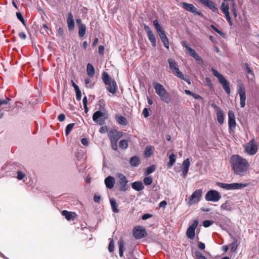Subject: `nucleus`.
I'll return each instance as SVG.
<instances>
[{
  "label": "nucleus",
  "mask_w": 259,
  "mask_h": 259,
  "mask_svg": "<svg viewBox=\"0 0 259 259\" xmlns=\"http://www.w3.org/2000/svg\"><path fill=\"white\" fill-rule=\"evenodd\" d=\"M229 163L234 175L240 177L245 176L249 166V162L246 159L237 154L231 156Z\"/></svg>",
  "instance_id": "1"
},
{
  "label": "nucleus",
  "mask_w": 259,
  "mask_h": 259,
  "mask_svg": "<svg viewBox=\"0 0 259 259\" xmlns=\"http://www.w3.org/2000/svg\"><path fill=\"white\" fill-rule=\"evenodd\" d=\"M109 114L105 107L100 105L99 110L95 111L92 116L93 120L99 125L105 124V121L108 118Z\"/></svg>",
  "instance_id": "2"
},
{
  "label": "nucleus",
  "mask_w": 259,
  "mask_h": 259,
  "mask_svg": "<svg viewBox=\"0 0 259 259\" xmlns=\"http://www.w3.org/2000/svg\"><path fill=\"white\" fill-rule=\"evenodd\" d=\"M216 185L220 188L226 190H240L248 185L247 183H224L221 182H216Z\"/></svg>",
  "instance_id": "3"
},
{
  "label": "nucleus",
  "mask_w": 259,
  "mask_h": 259,
  "mask_svg": "<svg viewBox=\"0 0 259 259\" xmlns=\"http://www.w3.org/2000/svg\"><path fill=\"white\" fill-rule=\"evenodd\" d=\"M117 186L119 191L125 192L128 189V181L125 175L121 173L117 174Z\"/></svg>",
  "instance_id": "4"
},
{
  "label": "nucleus",
  "mask_w": 259,
  "mask_h": 259,
  "mask_svg": "<svg viewBox=\"0 0 259 259\" xmlns=\"http://www.w3.org/2000/svg\"><path fill=\"white\" fill-rule=\"evenodd\" d=\"M221 193L215 190L210 189L208 190L205 195V199L207 201L217 202L221 199Z\"/></svg>",
  "instance_id": "5"
},
{
  "label": "nucleus",
  "mask_w": 259,
  "mask_h": 259,
  "mask_svg": "<svg viewBox=\"0 0 259 259\" xmlns=\"http://www.w3.org/2000/svg\"><path fill=\"white\" fill-rule=\"evenodd\" d=\"M237 93L240 96V104L241 108H244L245 106V101L246 99L245 88L244 83L240 80L237 84Z\"/></svg>",
  "instance_id": "6"
},
{
  "label": "nucleus",
  "mask_w": 259,
  "mask_h": 259,
  "mask_svg": "<svg viewBox=\"0 0 259 259\" xmlns=\"http://www.w3.org/2000/svg\"><path fill=\"white\" fill-rule=\"evenodd\" d=\"M133 235L135 239H140L147 237L148 233L144 227L137 226L133 230Z\"/></svg>",
  "instance_id": "7"
},
{
  "label": "nucleus",
  "mask_w": 259,
  "mask_h": 259,
  "mask_svg": "<svg viewBox=\"0 0 259 259\" xmlns=\"http://www.w3.org/2000/svg\"><path fill=\"white\" fill-rule=\"evenodd\" d=\"M181 6L185 10L191 12L194 15L199 16L200 17H203V14L200 10H197L194 6L192 4H189L185 2H183L181 3Z\"/></svg>",
  "instance_id": "8"
},
{
  "label": "nucleus",
  "mask_w": 259,
  "mask_h": 259,
  "mask_svg": "<svg viewBox=\"0 0 259 259\" xmlns=\"http://www.w3.org/2000/svg\"><path fill=\"white\" fill-rule=\"evenodd\" d=\"M202 193V189H197L194 191L188 198L187 204L189 205H191L195 203H198L200 201Z\"/></svg>",
  "instance_id": "9"
},
{
  "label": "nucleus",
  "mask_w": 259,
  "mask_h": 259,
  "mask_svg": "<svg viewBox=\"0 0 259 259\" xmlns=\"http://www.w3.org/2000/svg\"><path fill=\"white\" fill-rule=\"evenodd\" d=\"M198 224V220H195L193 223L187 228L186 231V236L188 238L191 240H193L194 238L195 235V230L197 228Z\"/></svg>",
  "instance_id": "10"
},
{
  "label": "nucleus",
  "mask_w": 259,
  "mask_h": 259,
  "mask_svg": "<svg viewBox=\"0 0 259 259\" xmlns=\"http://www.w3.org/2000/svg\"><path fill=\"white\" fill-rule=\"evenodd\" d=\"M246 152L250 155H253L257 152V146L254 139H252L245 146Z\"/></svg>",
  "instance_id": "11"
},
{
  "label": "nucleus",
  "mask_w": 259,
  "mask_h": 259,
  "mask_svg": "<svg viewBox=\"0 0 259 259\" xmlns=\"http://www.w3.org/2000/svg\"><path fill=\"white\" fill-rule=\"evenodd\" d=\"M228 114L229 133L231 134L232 132H234V129L236 126L235 116L233 111L231 110H229Z\"/></svg>",
  "instance_id": "12"
},
{
  "label": "nucleus",
  "mask_w": 259,
  "mask_h": 259,
  "mask_svg": "<svg viewBox=\"0 0 259 259\" xmlns=\"http://www.w3.org/2000/svg\"><path fill=\"white\" fill-rule=\"evenodd\" d=\"M108 136L110 142H117L119 139L123 136V133L115 129H110L108 133Z\"/></svg>",
  "instance_id": "13"
},
{
  "label": "nucleus",
  "mask_w": 259,
  "mask_h": 259,
  "mask_svg": "<svg viewBox=\"0 0 259 259\" xmlns=\"http://www.w3.org/2000/svg\"><path fill=\"white\" fill-rule=\"evenodd\" d=\"M167 62L169 64V68L172 73L177 77L179 75H181L182 72L180 70L179 65L176 61L174 59L169 58L167 60Z\"/></svg>",
  "instance_id": "14"
},
{
  "label": "nucleus",
  "mask_w": 259,
  "mask_h": 259,
  "mask_svg": "<svg viewBox=\"0 0 259 259\" xmlns=\"http://www.w3.org/2000/svg\"><path fill=\"white\" fill-rule=\"evenodd\" d=\"M211 106L216 110V116L218 122L221 124L224 122V113L223 111L217 105L212 104Z\"/></svg>",
  "instance_id": "15"
},
{
  "label": "nucleus",
  "mask_w": 259,
  "mask_h": 259,
  "mask_svg": "<svg viewBox=\"0 0 259 259\" xmlns=\"http://www.w3.org/2000/svg\"><path fill=\"white\" fill-rule=\"evenodd\" d=\"M200 3L209 8L214 13L218 12V9L216 7V4L211 0H198Z\"/></svg>",
  "instance_id": "16"
},
{
  "label": "nucleus",
  "mask_w": 259,
  "mask_h": 259,
  "mask_svg": "<svg viewBox=\"0 0 259 259\" xmlns=\"http://www.w3.org/2000/svg\"><path fill=\"white\" fill-rule=\"evenodd\" d=\"M190 165V159L187 158L182 163V173L181 176L185 178L187 177Z\"/></svg>",
  "instance_id": "17"
},
{
  "label": "nucleus",
  "mask_w": 259,
  "mask_h": 259,
  "mask_svg": "<svg viewBox=\"0 0 259 259\" xmlns=\"http://www.w3.org/2000/svg\"><path fill=\"white\" fill-rule=\"evenodd\" d=\"M153 26L156 29L157 33L158 34L160 38L166 36L165 32L161 27L160 24L159 23L157 19L154 20L153 21Z\"/></svg>",
  "instance_id": "18"
},
{
  "label": "nucleus",
  "mask_w": 259,
  "mask_h": 259,
  "mask_svg": "<svg viewBox=\"0 0 259 259\" xmlns=\"http://www.w3.org/2000/svg\"><path fill=\"white\" fill-rule=\"evenodd\" d=\"M153 26L156 29L157 33L158 34L160 38L166 36L165 32L161 27L160 24L159 23L157 19L154 20L153 21Z\"/></svg>",
  "instance_id": "19"
},
{
  "label": "nucleus",
  "mask_w": 259,
  "mask_h": 259,
  "mask_svg": "<svg viewBox=\"0 0 259 259\" xmlns=\"http://www.w3.org/2000/svg\"><path fill=\"white\" fill-rule=\"evenodd\" d=\"M153 26L156 29L157 33L158 34L160 38L166 36L165 32L161 27L160 24L159 23L157 19L154 20L153 21Z\"/></svg>",
  "instance_id": "20"
},
{
  "label": "nucleus",
  "mask_w": 259,
  "mask_h": 259,
  "mask_svg": "<svg viewBox=\"0 0 259 259\" xmlns=\"http://www.w3.org/2000/svg\"><path fill=\"white\" fill-rule=\"evenodd\" d=\"M219 82L221 84L222 88L226 93L229 95L231 93V88L230 83L227 79L224 77L223 78L219 80Z\"/></svg>",
  "instance_id": "21"
},
{
  "label": "nucleus",
  "mask_w": 259,
  "mask_h": 259,
  "mask_svg": "<svg viewBox=\"0 0 259 259\" xmlns=\"http://www.w3.org/2000/svg\"><path fill=\"white\" fill-rule=\"evenodd\" d=\"M66 21L68 30L70 31L73 30L75 28V22L73 14L71 12H69L68 14Z\"/></svg>",
  "instance_id": "22"
},
{
  "label": "nucleus",
  "mask_w": 259,
  "mask_h": 259,
  "mask_svg": "<svg viewBox=\"0 0 259 259\" xmlns=\"http://www.w3.org/2000/svg\"><path fill=\"white\" fill-rule=\"evenodd\" d=\"M104 183L107 189H112L115 185V178L113 176H109L105 179Z\"/></svg>",
  "instance_id": "23"
},
{
  "label": "nucleus",
  "mask_w": 259,
  "mask_h": 259,
  "mask_svg": "<svg viewBox=\"0 0 259 259\" xmlns=\"http://www.w3.org/2000/svg\"><path fill=\"white\" fill-rule=\"evenodd\" d=\"M153 86L155 90L156 93L158 95V96L165 93L166 91L162 84L156 81H154L153 82Z\"/></svg>",
  "instance_id": "24"
},
{
  "label": "nucleus",
  "mask_w": 259,
  "mask_h": 259,
  "mask_svg": "<svg viewBox=\"0 0 259 259\" xmlns=\"http://www.w3.org/2000/svg\"><path fill=\"white\" fill-rule=\"evenodd\" d=\"M61 214L68 221L73 220L76 213L74 212L69 211L67 210H63L61 211Z\"/></svg>",
  "instance_id": "25"
},
{
  "label": "nucleus",
  "mask_w": 259,
  "mask_h": 259,
  "mask_svg": "<svg viewBox=\"0 0 259 259\" xmlns=\"http://www.w3.org/2000/svg\"><path fill=\"white\" fill-rule=\"evenodd\" d=\"M107 85V90L110 93L114 94L116 93L117 89V85L115 80L109 82L108 84H105Z\"/></svg>",
  "instance_id": "26"
},
{
  "label": "nucleus",
  "mask_w": 259,
  "mask_h": 259,
  "mask_svg": "<svg viewBox=\"0 0 259 259\" xmlns=\"http://www.w3.org/2000/svg\"><path fill=\"white\" fill-rule=\"evenodd\" d=\"M132 188L137 191H141L144 189V186L141 181H137L131 184Z\"/></svg>",
  "instance_id": "27"
},
{
  "label": "nucleus",
  "mask_w": 259,
  "mask_h": 259,
  "mask_svg": "<svg viewBox=\"0 0 259 259\" xmlns=\"http://www.w3.org/2000/svg\"><path fill=\"white\" fill-rule=\"evenodd\" d=\"M115 119L118 124L122 126H126L127 124V119L120 114H116L115 115Z\"/></svg>",
  "instance_id": "28"
},
{
  "label": "nucleus",
  "mask_w": 259,
  "mask_h": 259,
  "mask_svg": "<svg viewBox=\"0 0 259 259\" xmlns=\"http://www.w3.org/2000/svg\"><path fill=\"white\" fill-rule=\"evenodd\" d=\"M231 238L233 240V241L229 244V245L230 249V252L231 253H234L237 249L239 243L238 242V240L235 237L231 236Z\"/></svg>",
  "instance_id": "29"
},
{
  "label": "nucleus",
  "mask_w": 259,
  "mask_h": 259,
  "mask_svg": "<svg viewBox=\"0 0 259 259\" xmlns=\"http://www.w3.org/2000/svg\"><path fill=\"white\" fill-rule=\"evenodd\" d=\"M159 97L162 101L166 104H169L171 101L170 95L167 91L159 96Z\"/></svg>",
  "instance_id": "30"
},
{
  "label": "nucleus",
  "mask_w": 259,
  "mask_h": 259,
  "mask_svg": "<svg viewBox=\"0 0 259 259\" xmlns=\"http://www.w3.org/2000/svg\"><path fill=\"white\" fill-rule=\"evenodd\" d=\"M110 203L112 211L114 213H118L119 211L118 209V204H117L116 200L114 198H110Z\"/></svg>",
  "instance_id": "31"
},
{
  "label": "nucleus",
  "mask_w": 259,
  "mask_h": 259,
  "mask_svg": "<svg viewBox=\"0 0 259 259\" xmlns=\"http://www.w3.org/2000/svg\"><path fill=\"white\" fill-rule=\"evenodd\" d=\"M102 79L105 84H108L109 82L114 80L112 79L107 72L103 71L102 74Z\"/></svg>",
  "instance_id": "32"
},
{
  "label": "nucleus",
  "mask_w": 259,
  "mask_h": 259,
  "mask_svg": "<svg viewBox=\"0 0 259 259\" xmlns=\"http://www.w3.org/2000/svg\"><path fill=\"white\" fill-rule=\"evenodd\" d=\"M87 72L88 75L92 77H93L95 73V68L91 63H88L87 65Z\"/></svg>",
  "instance_id": "33"
},
{
  "label": "nucleus",
  "mask_w": 259,
  "mask_h": 259,
  "mask_svg": "<svg viewBox=\"0 0 259 259\" xmlns=\"http://www.w3.org/2000/svg\"><path fill=\"white\" fill-rule=\"evenodd\" d=\"M147 35L149 40L151 43L152 47L155 48L156 46V40L153 32L152 31L148 32Z\"/></svg>",
  "instance_id": "34"
},
{
  "label": "nucleus",
  "mask_w": 259,
  "mask_h": 259,
  "mask_svg": "<svg viewBox=\"0 0 259 259\" xmlns=\"http://www.w3.org/2000/svg\"><path fill=\"white\" fill-rule=\"evenodd\" d=\"M130 163L132 166L137 167L140 163L139 158L137 156H132L130 158Z\"/></svg>",
  "instance_id": "35"
},
{
  "label": "nucleus",
  "mask_w": 259,
  "mask_h": 259,
  "mask_svg": "<svg viewBox=\"0 0 259 259\" xmlns=\"http://www.w3.org/2000/svg\"><path fill=\"white\" fill-rule=\"evenodd\" d=\"M118 248H119V254L120 257H125L124 256V241L122 240H120L118 242Z\"/></svg>",
  "instance_id": "36"
},
{
  "label": "nucleus",
  "mask_w": 259,
  "mask_h": 259,
  "mask_svg": "<svg viewBox=\"0 0 259 259\" xmlns=\"http://www.w3.org/2000/svg\"><path fill=\"white\" fill-rule=\"evenodd\" d=\"M169 161L167 162V166L168 168H170L175 163L176 160V155L171 153L168 157Z\"/></svg>",
  "instance_id": "37"
},
{
  "label": "nucleus",
  "mask_w": 259,
  "mask_h": 259,
  "mask_svg": "<svg viewBox=\"0 0 259 259\" xmlns=\"http://www.w3.org/2000/svg\"><path fill=\"white\" fill-rule=\"evenodd\" d=\"M230 203L231 201L230 200H226L221 205V209L231 211L232 210V207L230 205Z\"/></svg>",
  "instance_id": "38"
},
{
  "label": "nucleus",
  "mask_w": 259,
  "mask_h": 259,
  "mask_svg": "<svg viewBox=\"0 0 259 259\" xmlns=\"http://www.w3.org/2000/svg\"><path fill=\"white\" fill-rule=\"evenodd\" d=\"M86 33V26L84 25L79 26L78 27V35L80 37H82L84 36Z\"/></svg>",
  "instance_id": "39"
},
{
  "label": "nucleus",
  "mask_w": 259,
  "mask_h": 259,
  "mask_svg": "<svg viewBox=\"0 0 259 259\" xmlns=\"http://www.w3.org/2000/svg\"><path fill=\"white\" fill-rule=\"evenodd\" d=\"M211 71L213 76L218 79V81L225 77L223 74L219 73V71L214 68H211Z\"/></svg>",
  "instance_id": "40"
},
{
  "label": "nucleus",
  "mask_w": 259,
  "mask_h": 259,
  "mask_svg": "<svg viewBox=\"0 0 259 259\" xmlns=\"http://www.w3.org/2000/svg\"><path fill=\"white\" fill-rule=\"evenodd\" d=\"M220 9L223 13L226 14L229 13V6L228 4L223 3L221 6Z\"/></svg>",
  "instance_id": "41"
},
{
  "label": "nucleus",
  "mask_w": 259,
  "mask_h": 259,
  "mask_svg": "<svg viewBox=\"0 0 259 259\" xmlns=\"http://www.w3.org/2000/svg\"><path fill=\"white\" fill-rule=\"evenodd\" d=\"M156 168V165L154 164L150 165L146 169L144 174L148 175L153 173L155 170Z\"/></svg>",
  "instance_id": "42"
},
{
  "label": "nucleus",
  "mask_w": 259,
  "mask_h": 259,
  "mask_svg": "<svg viewBox=\"0 0 259 259\" xmlns=\"http://www.w3.org/2000/svg\"><path fill=\"white\" fill-rule=\"evenodd\" d=\"M153 154L152 149L151 147L147 146L144 151L145 157L148 158L151 156Z\"/></svg>",
  "instance_id": "43"
},
{
  "label": "nucleus",
  "mask_w": 259,
  "mask_h": 259,
  "mask_svg": "<svg viewBox=\"0 0 259 259\" xmlns=\"http://www.w3.org/2000/svg\"><path fill=\"white\" fill-rule=\"evenodd\" d=\"M74 125V123H71L67 125L65 130V133L66 136H67L70 134Z\"/></svg>",
  "instance_id": "44"
},
{
  "label": "nucleus",
  "mask_w": 259,
  "mask_h": 259,
  "mask_svg": "<svg viewBox=\"0 0 259 259\" xmlns=\"http://www.w3.org/2000/svg\"><path fill=\"white\" fill-rule=\"evenodd\" d=\"M128 142L126 140L122 139L119 141V146L122 149H125L128 147Z\"/></svg>",
  "instance_id": "45"
},
{
  "label": "nucleus",
  "mask_w": 259,
  "mask_h": 259,
  "mask_svg": "<svg viewBox=\"0 0 259 259\" xmlns=\"http://www.w3.org/2000/svg\"><path fill=\"white\" fill-rule=\"evenodd\" d=\"M164 47L168 50L169 49V41H168V39L167 37V36H165L164 37H161L160 38Z\"/></svg>",
  "instance_id": "46"
},
{
  "label": "nucleus",
  "mask_w": 259,
  "mask_h": 259,
  "mask_svg": "<svg viewBox=\"0 0 259 259\" xmlns=\"http://www.w3.org/2000/svg\"><path fill=\"white\" fill-rule=\"evenodd\" d=\"M17 18L22 23L24 26H26V22L24 20V18L21 14V13L19 11L16 12V13Z\"/></svg>",
  "instance_id": "47"
},
{
  "label": "nucleus",
  "mask_w": 259,
  "mask_h": 259,
  "mask_svg": "<svg viewBox=\"0 0 259 259\" xmlns=\"http://www.w3.org/2000/svg\"><path fill=\"white\" fill-rule=\"evenodd\" d=\"M143 182L147 186L150 185L153 182V178L152 176L145 177L143 179Z\"/></svg>",
  "instance_id": "48"
},
{
  "label": "nucleus",
  "mask_w": 259,
  "mask_h": 259,
  "mask_svg": "<svg viewBox=\"0 0 259 259\" xmlns=\"http://www.w3.org/2000/svg\"><path fill=\"white\" fill-rule=\"evenodd\" d=\"M195 259H207V257L203 255L199 250H196L194 252Z\"/></svg>",
  "instance_id": "49"
},
{
  "label": "nucleus",
  "mask_w": 259,
  "mask_h": 259,
  "mask_svg": "<svg viewBox=\"0 0 259 259\" xmlns=\"http://www.w3.org/2000/svg\"><path fill=\"white\" fill-rule=\"evenodd\" d=\"M244 70L246 71L248 74L254 76L253 71L252 69L249 67V64L247 63H245L244 64Z\"/></svg>",
  "instance_id": "50"
},
{
  "label": "nucleus",
  "mask_w": 259,
  "mask_h": 259,
  "mask_svg": "<svg viewBox=\"0 0 259 259\" xmlns=\"http://www.w3.org/2000/svg\"><path fill=\"white\" fill-rule=\"evenodd\" d=\"M210 27L217 33H218L219 34H220L221 36H222L223 37H225V34L221 30L218 29L214 25L211 24L210 25Z\"/></svg>",
  "instance_id": "51"
},
{
  "label": "nucleus",
  "mask_w": 259,
  "mask_h": 259,
  "mask_svg": "<svg viewBox=\"0 0 259 259\" xmlns=\"http://www.w3.org/2000/svg\"><path fill=\"white\" fill-rule=\"evenodd\" d=\"M213 224V221L210 220H204L203 223L202 225L205 228H207L211 226Z\"/></svg>",
  "instance_id": "52"
},
{
  "label": "nucleus",
  "mask_w": 259,
  "mask_h": 259,
  "mask_svg": "<svg viewBox=\"0 0 259 259\" xmlns=\"http://www.w3.org/2000/svg\"><path fill=\"white\" fill-rule=\"evenodd\" d=\"M177 77L185 81L186 82H187L189 84H191V80L188 77H187V76H184L183 72H182V73L181 74V75H179Z\"/></svg>",
  "instance_id": "53"
},
{
  "label": "nucleus",
  "mask_w": 259,
  "mask_h": 259,
  "mask_svg": "<svg viewBox=\"0 0 259 259\" xmlns=\"http://www.w3.org/2000/svg\"><path fill=\"white\" fill-rule=\"evenodd\" d=\"M150 109L149 108L145 107L144 108L142 114L145 118H147L150 116Z\"/></svg>",
  "instance_id": "54"
},
{
  "label": "nucleus",
  "mask_w": 259,
  "mask_h": 259,
  "mask_svg": "<svg viewBox=\"0 0 259 259\" xmlns=\"http://www.w3.org/2000/svg\"><path fill=\"white\" fill-rule=\"evenodd\" d=\"M114 243L113 239H112L109 243L108 245V250L110 252H112L114 251Z\"/></svg>",
  "instance_id": "55"
},
{
  "label": "nucleus",
  "mask_w": 259,
  "mask_h": 259,
  "mask_svg": "<svg viewBox=\"0 0 259 259\" xmlns=\"http://www.w3.org/2000/svg\"><path fill=\"white\" fill-rule=\"evenodd\" d=\"M102 126L100 127V128H99V132L101 133V134H104L105 133H109V128L107 126H103V125H101Z\"/></svg>",
  "instance_id": "56"
},
{
  "label": "nucleus",
  "mask_w": 259,
  "mask_h": 259,
  "mask_svg": "<svg viewBox=\"0 0 259 259\" xmlns=\"http://www.w3.org/2000/svg\"><path fill=\"white\" fill-rule=\"evenodd\" d=\"M17 173V178L19 180H22L25 177V174L21 170H18Z\"/></svg>",
  "instance_id": "57"
},
{
  "label": "nucleus",
  "mask_w": 259,
  "mask_h": 259,
  "mask_svg": "<svg viewBox=\"0 0 259 259\" xmlns=\"http://www.w3.org/2000/svg\"><path fill=\"white\" fill-rule=\"evenodd\" d=\"M181 44L182 46L185 48L188 52L192 48L190 45L189 43H188L186 41H183L181 42Z\"/></svg>",
  "instance_id": "58"
},
{
  "label": "nucleus",
  "mask_w": 259,
  "mask_h": 259,
  "mask_svg": "<svg viewBox=\"0 0 259 259\" xmlns=\"http://www.w3.org/2000/svg\"><path fill=\"white\" fill-rule=\"evenodd\" d=\"M193 58L199 63L202 64L203 63V59L197 54Z\"/></svg>",
  "instance_id": "59"
},
{
  "label": "nucleus",
  "mask_w": 259,
  "mask_h": 259,
  "mask_svg": "<svg viewBox=\"0 0 259 259\" xmlns=\"http://www.w3.org/2000/svg\"><path fill=\"white\" fill-rule=\"evenodd\" d=\"M153 216V215L151 213H144L142 217H141V219L143 220H146L147 219H149L151 218H152Z\"/></svg>",
  "instance_id": "60"
},
{
  "label": "nucleus",
  "mask_w": 259,
  "mask_h": 259,
  "mask_svg": "<svg viewBox=\"0 0 259 259\" xmlns=\"http://www.w3.org/2000/svg\"><path fill=\"white\" fill-rule=\"evenodd\" d=\"M93 199L95 202L99 203L101 200V196L100 195L95 194L94 195Z\"/></svg>",
  "instance_id": "61"
},
{
  "label": "nucleus",
  "mask_w": 259,
  "mask_h": 259,
  "mask_svg": "<svg viewBox=\"0 0 259 259\" xmlns=\"http://www.w3.org/2000/svg\"><path fill=\"white\" fill-rule=\"evenodd\" d=\"M205 80L207 83V86L210 89L212 88L213 84H212V81H211V79H210V78L206 77H205Z\"/></svg>",
  "instance_id": "62"
},
{
  "label": "nucleus",
  "mask_w": 259,
  "mask_h": 259,
  "mask_svg": "<svg viewBox=\"0 0 259 259\" xmlns=\"http://www.w3.org/2000/svg\"><path fill=\"white\" fill-rule=\"evenodd\" d=\"M75 94H76V100L77 101H80L81 100V91L79 90L76 91H75Z\"/></svg>",
  "instance_id": "63"
},
{
  "label": "nucleus",
  "mask_w": 259,
  "mask_h": 259,
  "mask_svg": "<svg viewBox=\"0 0 259 259\" xmlns=\"http://www.w3.org/2000/svg\"><path fill=\"white\" fill-rule=\"evenodd\" d=\"M80 142L84 146H87L89 145V140L86 138H81L80 140Z\"/></svg>",
  "instance_id": "64"
}]
</instances>
